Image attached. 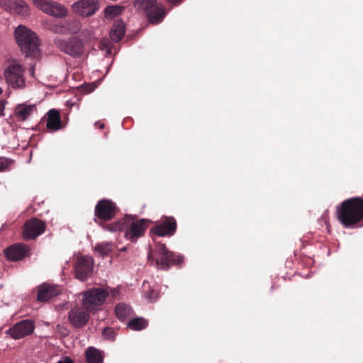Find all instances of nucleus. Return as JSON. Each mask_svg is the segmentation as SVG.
I'll return each instance as SVG.
<instances>
[{
  "instance_id": "nucleus-35",
  "label": "nucleus",
  "mask_w": 363,
  "mask_h": 363,
  "mask_svg": "<svg viewBox=\"0 0 363 363\" xmlns=\"http://www.w3.org/2000/svg\"><path fill=\"white\" fill-rule=\"evenodd\" d=\"M169 4L176 6L180 4L184 0H167Z\"/></svg>"
},
{
  "instance_id": "nucleus-19",
  "label": "nucleus",
  "mask_w": 363,
  "mask_h": 363,
  "mask_svg": "<svg viewBox=\"0 0 363 363\" xmlns=\"http://www.w3.org/2000/svg\"><path fill=\"white\" fill-rule=\"evenodd\" d=\"M68 319L74 328H82L88 322L89 314L87 311L75 307L69 312Z\"/></svg>"
},
{
  "instance_id": "nucleus-27",
  "label": "nucleus",
  "mask_w": 363,
  "mask_h": 363,
  "mask_svg": "<svg viewBox=\"0 0 363 363\" xmlns=\"http://www.w3.org/2000/svg\"><path fill=\"white\" fill-rule=\"evenodd\" d=\"M50 30L56 34L67 35L66 20L53 22L50 25Z\"/></svg>"
},
{
  "instance_id": "nucleus-22",
  "label": "nucleus",
  "mask_w": 363,
  "mask_h": 363,
  "mask_svg": "<svg viewBox=\"0 0 363 363\" xmlns=\"http://www.w3.org/2000/svg\"><path fill=\"white\" fill-rule=\"evenodd\" d=\"M125 33V24L122 21H116L111 30L110 36L113 41H120Z\"/></svg>"
},
{
  "instance_id": "nucleus-36",
  "label": "nucleus",
  "mask_w": 363,
  "mask_h": 363,
  "mask_svg": "<svg viewBox=\"0 0 363 363\" xmlns=\"http://www.w3.org/2000/svg\"><path fill=\"white\" fill-rule=\"evenodd\" d=\"M95 127L99 128V129H104V124L100 121H97L94 124Z\"/></svg>"
},
{
  "instance_id": "nucleus-21",
  "label": "nucleus",
  "mask_w": 363,
  "mask_h": 363,
  "mask_svg": "<svg viewBox=\"0 0 363 363\" xmlns=\"http://www.w3.org/2000/svg\"><path fill=\"white\" fill-rule=\"evenodd\" d=\"M36 112L35 105L20 104L15 107L14 116L18 121H24Z\"/></svg>"
},
{
  "instance_id": "nucleus-25",
  "label": "nucleus",
  "mask_w": 363,
  "mask_h": 363,
  "mask_svg": "<svg viewBox=\"0 0 363 363\" xmlns=\"http://www.w3.org/2000/svg\"><path fill=\"white\" fill-rule=\"evenodd\" d=\"M115 313L117 318L123 320L130 314V308L123 303H118L115 308Z\"/></svg>"
},
{
  "instance_id": "nucleus-13",
  "label": "nucleus",
  "mask_w": 363,
  "mask_h": 363,
  "mask_svg": "<svg viewBox=\"0 0 363 363\" xmlns=\"http://www.w3.org/2000/svg\"><path fill=\"white\" fill-rule=\"evenodd\" d=\"M93 267L94 263L91 257H78L74 266L75 277L82 281H86L92 274Z\"/></svg>"
},
{
  "instance_id": "nucleus-12",
  "label": "nucleus",
  "mask_w": 363,
  "mask_h": 363,
  "mask_svg": "<svg viewBox=\"0 0 363 363\" xmlns=\"http://www.w3.org/2000/svg\"><path fill=\"white\" fill-rule=\"evenodd\" d=\"M45 228L46 224L44 221L37 218H32L24 224L23 237L26 240H33L43 234L45 230Z\"/></svg>"
},
{
  "instance_id": "nucleus-16",
  "label": "nucleus",
  "mask_w": 363,
  "mask_h": 363,
  "mask_svg": "<svg viewBox=\"0 0 363 363\" xmlns=\"http://www.w3.org/2000/svg\"><path fill=\"white\" fill-rule=\"evenodd\" d=\"M0 6L11 13L23 16L30 13L29 6L23 0H0Z\"/></svg>"
},
{
  "instance_id": "nucleus-31",
  "label": "nucleus",
  "mask_w": 363,
  "mask_h": 363,
  "mask_svg": "<svg viewBox=\"0 0 363 363\" xmlns=\"http://www.w3.org/2000/svg\"><path fill=\"white\" fill-rule=\"evenodd\" d=\"M13 164V160L0 157V172L10 171Z\"/></svg>"
},
{
  "instance_id": "nucleus-1",
  "label": "nucleus",
  "mask_w": 363,
  "mask_h": 363,
  "mask_svg": "<svg viewBox=\"0 0 363 363\" xmlns=\"http://www.w3.org/2000/svg\"><path fill=\"white\" fill-rule=\"evenodd\" d=\"M340 222L350 228L363 219V198L353 197L344 201L341 208L337 210Z\"/></svg>"
},
{
  "instance_id": "nucleus-14",
  "label": "nucleus",
  "mask_w": 363,
  "mask_h": 363,
  "mask_svg": "<svg viewBox=\"0 0 363 363\" xmlns=\"http://www.w3.org/2000/svg\"><path fill=\"white\" fill-rule=\"evenodd\" d=\"M177 228L176 219L172 216L164 217L160 223L154 226L150 232L160 237L172 236Z\"/></svg>"
},
{
  "instance_id": "nucleus-10",
  "label": "nucleus",
  "mask_w": 363,
  "mask_h": 363,
  "mask_svg": "<svg viewBox=\"0 0 363 363\" xmlns=\"http://www.w3.org/2000/svg\"><path fill=\"white\" fill-rule=\"evenodd\" d=\"M33 3L45 13L55 18H65L68 14L64 5L52 0H33Z\"/></svg>"
},
{
  "instance_id": "nucleus-23",
  "label": "nucleus",
  "mask_w": 363,
  "mask_h": 363,
  "mask_svg": "<svg viewBox=\"0 0 363 363\" xmlns=\"http://www.w3.org/2000/svg\"><path fill=\"white\" fill-rule=\"evenodd\" d=\"M85 357L87 363H103L104 361L101 352L94 347H89L86 349Z\"/></svg>"
},
{
  "instance_id": "nucleus-24",
  "label": "nucleus",
  "mask_w": 363,
  "mask_h": 363,
  "mask_svg": "<svg viewBox=\"0 0 363 363\" xmlns=\"http://www.w3.org/2000/svg\"><path fill=\"white\" fill-rule=\"evenodd\" d=\"M99 225L110 232L124 231L125 217L120 220L111 223H105V222H99Z\"/></svg>"
},
{
  "instance_id": "nucleus-5",
  "label": "nucleus",
  "mask_w": 363,
  "mask_h": 363,
  "mask_svg": "<svg viewBox=\"0 0 363 363\" xmlns=\"http://www.w3.org/2000/svg\"><path fill=\"white\" fill-rule=\"evenodd\" d=\"M150 220L148 219H138L132 216H125V238L132 242L143 236Z\"/></svg>"
},
{
  "instance_id": "nucleus-20",
  "label": "nucleus",
  "mask_w": 363,
  "mask_h": 363,
  "mask_svg": "<svg viewBox=\"0 0 363 363\" xmlns=\"http://www.w3.org/2000/svg\"><path fill=\"white\" fill-rule=\"evenodd\" d=\"M61 292L59 286L49 284H43L38 287L37 299L41 302H45L50 298L57 296Z\"/></svg>"
},
{
  "instance_id": "nucleus-28",
  "label": "nucleus",
  "mask_w": 363,
  "mask_h": 363,
  "mask_svg": "<svg viewBox=\"0 0 363 363\" xmlns=\"http://www.w3.org/2000/svg\"><path fill=\"white\" fill-rule=\"evenodd\" d=\"M124 7L118 5L108 6L106 7L104 13L106 18H113L121 14Z\"/></svg>"
},
{
  "instance_id": "nucleus-18",
  "label": "nucleus",
  "mask_w": 363,
  "mask_h": 363,
  "mask_svg": "<svg viewBox=\"0 0 363 363\" xmlns=\"http://www.w3.org/2000/svg\"><path fill=\"white\" fill-rule=\"evenodd\" d=\"M44 119L46 121V128L48 132H56L65 127L61 120L60 113L57 109L52 108L48 111Z\"/></svg>"
},
{
  "instance_id": "nucleus-30",
  "label": "nucleus",
  "mask_w": 363,
  "mask_h": 363,
  "mask_svg": "<svg viewBox=\"0 0 363 363\" xmlns=\"http://www.w3.org/2000/svg\"><path fill=\"white\" fill-rule=\"evenodd\" d=\"M113 245L111 243H101L98 244L95 249L101 256L109 255L113 250Z\"/></svg>"
},
{
  "instance_id": "nucleus-6",
  "label": "nucleus",
  "mask_w": 363,
  "mask_h": 363,
  "mask_svg": "<svg viewBox=\"0 0 363 363\" xmlns=\"http://www.w3.org/2000/svg\"><path fill=\"white\" fill-rule=\"evenodd\" d=\"M25 69L16 62H12L4 69L6 82L13 89H23L26 85Z\"/></svg>"
},
{
  "instance_id": "nucleus-11",
  "label": "nucleus",
  "mask_w": 363,
  "mask_h": 363,
  "mask_svg": "<svg viewBox=\"0 0 363 363\" xmlns=\"http://www.w3.org/2000/svg\"><path fill=\"white\" fill-rule=\"evenodd\" d=\"M35 325L33 320L26 319L21 320L6 331V333L14 340H19L31 335Z\"/></svg>"
},
{
  "instance_id": "nucleus-39",
  "label": "nucleus",
  "mask_w": 363,
  "mask_h": 363,
  "mask_svg": "<svg viewBox=\"0 0 363 363\" xmlns=\"http://www.w3.org/2000/svg\"><path fill=\"white\" fill-rule=\"evenodd\" d=\"M3 90L0 87V94L2 93Z\"/></svg>"
},
{
  "instance_id": "nucleus-9",
  "label": "nucleus",
  "mask_w": 363,
  "mask_h": 363,
  "mask_svg": "<svg viewBox=\"0 0 363 363\" xmlns=\"http://www.w3.org/2000/svg\"><path fill=\"white\" fill-rule=\"evenodd\" d=\"M118 211L116 203L110 199L99 200L94 208L96 223L105 222L113 219Z\"/></svg>"
},
{
  "instance_id": "nucleus-33",
  "label": "nucleus",
  "mask_w": 363,
  "mask_h": 363,
  "mask_svg": "<svg viewBox=\"0 0 363 363\" xmlns=\"http://www.w3.org/2000/svg\"><path fill=\"white\" fill-rule=\"evenodd\" d=\"M103 335L108 339L113 340L115 337V332L111 328H106L103 331Z\"/></svg>"
},
{
  "instance_id": "nucleus-38",
  "label": "nucleus",
  "mask_w": 363,
  "mask_h": 363,
  "mask_svg": "<svg viewBox=\"0 0 363 363\" xmlns=\"http://www.w3.org/2000/svg\"><path fill=\"white\" fill-rule=\"evenodd\" d=\"M86 88H87V89L86 90V93H90V92H91L94 90L93 87L90 84L86 85L84 87V89H86Z\"/></svg>"
},
{
  "instance_id": "nucleus-32",
  "label": "nucleus",
  "mask_w": 363,
  "mask_h": 363,
  "mask_svg": "<svg viewBox=\"0 0 363 363\" xmlns=\"http://www.w3.org/2000/svg\"><path fill=\"white\" fill-rule=\"evenodd\" d=\"M149 289L145 291V296L150 302H155L158 298V293L148 286Z\"/></svg>"
},
{
  "instance_id": "nucleus-15",
  "label": "nucleus",
  "mask_w": 363,
  "mask_h": 363,
  "mask_svg": "<svg viewBox=\"0 0 363 363\" xmlns=\"http://www.w3.org/2000/svg\"><path fill=\"white\" fill-rule=\"evenodd\" d=\"M99 0H80L72 5L74 12L83 16H91L99 9Z\"/></svg>"
},
{
  "instance_id": "nucleus-2",
  "label": "nucleus",
  "mask_w": 363,
  "mask_h": 363,
  "mask_svg": "<svg viewBox=\"0 0 363 363\" xmlns=\"http://www.w3.org/2000/svg\"><path fill=\"white\" fill-rule=\"evenodd\" d=\"M148 260L155 262L158 269L167 270L171 266L180 264L183 262V257L169 251L163 243L157 242L149 250Z\"/></svg>"
},
{
  "instance_id": "nucleus-34",
  "label": "nucleus",
  "mask_w": 363,
  "mask_h": 363,
  "mask_svg": "<svg viewBox=\"0 0 363 363\" xmlns=\"http://www.w3.org/2000/svg\"><path fill=\"white\" fill-rule=\"evenodd\" d=\"M57 363H74V361L69 357H65Z\"/></svg>"
},
{
  "instance_id": "nucleus-26",
  "label": "nucleus",
  "mask_w": 363,
  "mask_h": 363,
  "mask_svg": "<svg viewBox=\"0 0 363 363\" xmlns=\"http://www.w3.org/2000/svg\"><path fill=\"white\" fill-rule=\"evenodd\" d=\"M67 34L75 35L78 33L82 28L81 23L75 19L66 20Z\"/></svg>"
},
{
  "instance_id": "nucleus-7",
  "label": "nucleus",
  "mask_w": 363,
  "mask_h": 363,
  "mask_svg": "<svg viewBox=\"0 0 363 363\" xmlns=\"http://www.w3.org/2000/svg\"><path fill=\"white\" fill-rule=\"evenodd\" d=\"M157 0H135V5L146 11L149 22L157 24L162 21L165 10L162 5L157 4Z\"/></svg>"
},
{
  "instance_id": "nucleus-37",
  "label": "nucleus",
  "mask_w": 363,
  "mask_h": 363,
  "mask_svg": "<svg viewBox=\"0 0 363 363\" xmlns=\"http://www.w3.org/2000/svg\"><path fill=\"white\" fill-rule=\"evenodd\" d=\"M4 110V103L2 101H0V116L3 115V112Z\"/></svg>"
},
{
  "instance_id": "nucleus-3",
  "label": "nucleus",
  "mask_w": 363,
  "mask_h": 363,
  "mask_svg": "<svg viewBox=\"0 0 363 363\" xmlns=\"http://www.w3.org/2000/svg\"><path fill=\"white\" fill-rule=\"evenodd\" d=\"M14 35L21 50L26 57H37L39 55V39L33 31L20 25L16 28Z\"/></svg>"
},
{
  "instance_id": "nucleus-17",
  "label": "nucleus",
  "mask_w": 363,
  "mask_h": 363,
  "mask_svg": "<svg viewBox=\"0 0 363 363\" xmlns=\"http://www.w3.org/2000/svg\"><path fill=\"white\" fill-rule=\"evenodd\" d=\"M30 248L28 245L23 243H16L9 247L6 251V257L9 260L18 261L29 256Z\"/></svg>"
},
{
  "instance_id": "nucleus-4",
  "label": "nucleus",
  "mask_w": 363,
  "mask_h": 363,
  "mask_svg": "<svg viewBox=\"0 0 363 363\" xmlns=\"http://www.w3.org/2000/svg\"><path fill=\"white\" fill-rule=\"evenodd\" d=\"M55 45L61 52L74 58H80L85 54V42L79 35L57 38L55 40Z\"/></svg>"
},
{
  "instance_id": "nucleus-29",
  "label": "nucleus",
  "mask_w": 363,
  "mask_h": 363,
  "mask_svg": "<svg viewBox=\"0 0 363 363\" xmlns=\"http://www.w3.org/2000/svg\"><path fill=\"white\" fill-rule=\"evenodd\" d=\"M128 325L133 330H140L147 327V321L143 318H136L131 320Z\"/></svg>"
},
{
  "instance_id": "nucleus-8",
  "label": "nucleus",
  "mask_w": 363,
  "mask_h": 363,
  "mask_svg": "<svg viewBox=\"0 0 363 363\" xmlns=\"http://www.w3.org/2000/svg\"><path fill=\"white\" fill-rule=\"evenodd\" d=\"M108 292L101 288H94L86 291L83 294L82 306L85 311L97 310L105 301Z\"/></svg>"
}]
</instances>
